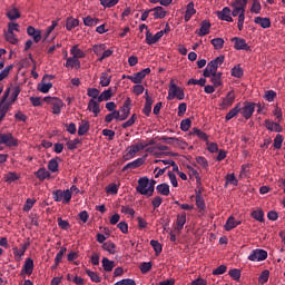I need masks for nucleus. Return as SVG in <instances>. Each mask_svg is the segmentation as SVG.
<instances>
[{
    "label": "nucleus",
    "instance_id": "nucleus-7",
    "mask_svg": "<svg viewBox=\"0 0 285 285\" xmlns=\"http://www.w3.org/2000/svg\"><path fill=\"white\" fill-rule=\"evenodd\" d=\"M232 43H234L235 50H245L246 52L250 51V46L246 43V39L234 37L232 38Z\"/></svg>",
    "mask_w": 285,
    "mask_h": 285
},
{
    "label": "nucleus",
    "instance_id": "nucleus-40",
    "mask_svg": "<svg viewBox=\"0 0 285 285\" xmlns=\"http://www.w3.org/2000/svg\"><path fill=\"white\" fill-rule=\"evenodd\" d=\"M99 23V19L92 18L90 16L83 18V24L88 28H94V26H97Z\"/></svg>",
    "mask_w": 285,
    "mask_h": 285
},
{
    "label": "nucleus",
    "instance_id": "nucleus-39",
    "mask_svg": "<svg viewBox=\"0 0 285 285\" xmlns=\"http://www.w3.org/2000/svg\"><path fill=\"white\" fill-rule=\"evenodd\" d=\"M11 104H1L0 102V124L6 119V115H8V110H10Z\"/></svg>",
    "mask_w": 285,
    "mask_h": 285
},
{
    "label": "nucleus",
    "instance_id": "nucleus-6",
    "mask_svg": "<svg viewBox=\"0 0 285 285\" xmlns=\"http://www.w3.org/2000/svg\"><path fill=\"white\" fill-rule=\"evenodd\" d=\"M150 184V180L148 177H141L138 179V186L136 187V191L139 195H146L148 197V186Z\"/></svg>",
    "mask_w": 285,
    "mask_h": 285
},
{
    "label": "nucleus",
    "instance_id": "nucleus-56",
    "mask_svg": "<svg viewBox=\"0 0 285 285\" xmlns=\"http://www.w3.org/2000/svg\"><path fill=\"white\" fill-rule=\"evenodd\" d=\"M150 246L154 248L156 255H161V250H164V248L158 240H150Z\"/></svg>",
    "mask_w": 285,
    "mask_h": 285
},
{
    "label": "nucleus",
    "instance_id": "nucleus-9",
    "mask_svg": "<svg viewBox=\"0 0 285 285\" xmlns=\"http://www.w3.org/2000/svg\"><path fill=\"white\" fill-rule=\"evenodd\" d=\"M130 106H132V100L127 98L120 109V121H126L130 117Z\"/></svg>",
    "mask_w": 285,
    "mask_h": 285
},
{
    "label": "nucleus",
    "instance_id": "nucleus-18",
    "mask_svg": "<svg viewBox=\"0 0 285 285\" xmlns=\"http://www.w3.org/2000/svg\"><path fill=\"white\" fill-rule=\"evenodd\" d=\"M265 128H267V130H271L272 132H282L283 128L282 125H279L278 122H275L273 120H265Z\"/></svg>",
    "mask_w": 285,
    "mask_h": 285
},
{
    "label": "nucleus",
    "instance_id": "nucleus-24",
    "mask_svg": "<svg viewBox=\"0 0 285 285\" xmlns=\"http://www.w3.org/2000/svg\"><path fill=\"white\" fill-rule=\"evenodd\" d=\"M242 112V104H237L225 116V121H230L234 117H237Z\"/></svg>",
    "mask_w": 285,
    "mask_h": 285
},
{
    "label": "nucleus",
    "instance_id": "nucleus-59",
    "mask_svg": "<svg viewBox=\"0 0 285 285\" xmlns=\"http://www.w3.org/2000/svg\"><path fill=\"white\" fill-rule=\"evenodd\" d=\"M119 3V0H100V6L104 8H115Z\"/></svg>",
    "mask_w": 285,
    "mask_h": 285
},
{
    "label": "nucleus",
    "instance_id": "nucleus-25",
    "mask_svg": "<svg viewBox=\"0 0 285 285\" xmlns=\"http://www.w3.org/2000/svg\"><path fill=\"white\" fill-rule=\"evenodd\" d=\"M137 153H139V151L135 145L129 146L124 154L125 161H129V159H132V157H135V155H137Z\"/></svg>",
    "mask_w": 285,
    "mask_h": 285
},
{
    "label": "nucleus",
    "instance_id": "nucleus-54",
    "mask_svg": "<svg viewBox=\"0 0 285 285\" xmlns=\"http://www.w3.org/2000/svg\"><path fill=\"white\" fill-rule=\"evenodd\" d=\"M250 12H254V14H259L262 12V3H259V0H253Z\"/></svg>",
    "mask_w": 285,
    "mask_h": 285
},
{
    "label": "nucleus",
    "instance_id": "nucleus-5",
    "mask_svg": "<svg viewBox=\"0 0 285 285\" xmlns=\"http://www.w3.org/2000/svg\"><path fill=\"white\" fill-rule=\"evenodd\" d=\"M150 72H151L150 68H145L141 71L135 73L134 76H127V78L132 83H141V81H144V79H146V76L150 75Z\"/></svg>",
    "mask_w": 285,
    "mask_h": 285
},
{
    "label": "nucleus",
    "instance_id": "nucleus-57",
    "mask_svg": "<svg viewBox=\"0 0 285 285\" xmlns=\"http://www.w3.org/2000/svg\"><path fill=\"white\" fill-rule=\"evenodd\" d=\"M226 184L225 186H228V184H230L232 186H237L238 180L237 177H235V174H228L226 177Z\"/></svg>",
    "mask_w": 285,
    "mask_h": 285
},
{
    "label": "nucleus",
    "instance_id": "nucleus-48",
    "mask_svg": "<svg viewBox=\"0 0 285 285\" xmlns=\"http://www.w3.org/2000/svg\"><path fill=\"white\" fill-rule=\"evenodd\" d=\"M86 273H87L88 277H90L91 282H95L96 284H100L101 277H99V274H97L96 272H92L90 269H86Z\"/></svg>",
    "mask_w": 285,
    "mask_h": 285
},
{
    "label": "nucleus",
    "instance_id": "nucleus-53",
    "mask_svg": "<svg viewBox=\"0 0 285 285\" xmlns=\"http://www.w3.org/2000/svg\"><path fill=\"white\" fill-rule=\"evenodd\" d=\"M193 134L198 137V139H203V141H208V135L204 132L202 129L194 128Z\"/></svg>",
    "mask_w": 285,
    "mask_h": 285
},
{
    "label": "nucleus",
    "instance_id": "nucleus-23",
    "mask_svg": "<svg viewBox=\"0 0 285 285\" xmlns=\"http://www.w3.org/2000/svg\"><path fill=\"white\" fill-rule=\"evenodd\" d=\"M35 176L37 179H39V181H46V179H50V171L41 167L35 173Z\"/></svg>",
    "mask_w": 285,
    "mask_h": 285
},
{
    "label": "nucleus",
    "instance_id": "nucleus-16",
    "mask_svg": "<svg viewBox=\"0 0 285 285\" xmlns=\"http://www.w3.org/2000/svg\"><path fill=\"white\" fill-rule=\"evenodd\" d=\"M210 33V21L208 20H203L200 23V29L199 31H196V35L198 37H206V35Z\"/></svg>",
    "mask_w": 285,
    "mask_h": 285
},
{
    "label": "nucleus",
    "instance_id": "nucleus-61",
    "mask_svg": "<svg viewBox=\"0 0 285 285\" xmlns=\"http://www.w3.org/2000/svg\"><path fill=\"white\" fill-rule=\"evenodd\" d=\"M68 248L61 247L55 257L56 264H61V259H63V255H66Z\"/></svg>",
    "mask_w": 285,
    "mask_h": 285
},
{
    "label": "nucleus",
    "instance_id": "nucleus-50",
    "mask_svg": "<svg viewBox=\"0 0 285 285\" xmlns=\"http://www.w3.org/2000/svg\"><path fill=\"white\" fill-rule=\"evenodd\" d=\"M99 89L97 88H88L87 89V97H91V99H97L99 101Z\"/></svg>",
    "mask_w": 285,
    "mask_h": 285
},
{
    "label": "nucleus",
    "instance_id": "nucleus-63",
    "mask_svg": "<svg viewBox=\"0 0 285 285\" xmlns=\"http://www.w3.org/2000/svg\"><path fill=\"white\" fill-rule=\"evenodd\" d=\"M94 53L97 55V57H99L101 55V52L104 50H106V45L105 43H100V45H95L92 47Z\"/></svg>",
    "mask_w": 285,
    "mask_h": 285
},
{
    "label": "nucleus",
    "instance_id": "nucleus-32",
    "mask_svg": "<svg viewBox=\"0 0 285 285\" xmlns=\"http://www.w3.org/2000/svg\"><path fill=\"white\" fill-rule=\"evenodd\" d=\"M110 99H112V88H109L99 95L98 104H101V101H110Z\"/></svg>",
    "mask_w": 285,
    "mask_h": 285
},
{
    "label": "nucleus",
    "instance_id": "nucleus-42",
    "mask_svg": "<svg viewBox=\"0 0 285 285\" xmlns=\"http://www.w3.org/2000/svg\"><path fill=\"white\" fill-rule=\"evenodd\" d=\"M225 230L229 232L233 230V228H237V224H235V217L229 216L226 220V224L224 226Z\"/></svg>",
    "mask_w": 285,
    "mask_h": 285
},
{
    "label": "nucleus",
    "instance_id": "nucleus-36",
    "mask_svg": "<svg viewBox=\"0 0 285 285\" xmlns=\"http://www.w3.org/2000/svg\"><path fill=\"white\" fill-rule=\"evenodd\" d=\"M102 268L106 271V273L112 272V268H115V261H110L107 257L102 258Z\"/></svg>",
    "mask_w": 285,
    "mask_h": 285
},
{
    "label": "nucleus",
    "instance_id": "nucleus-26",
    "mask_svg": "<svg viewBox=\"0 0 285 285\" xmlns=\"http://www.w3.org/2000/svg\"><path fill=\"white\" fill-rule=\"evenodd\" d=\"M151 12H154V19H165L166 14H168L164 7H155L151 9Z\"/></svg>",
    "mask_w": 285,
    "mask_h": 285
},
{
    "label": "nucleus",
    "instance_id": "nucleus-51",
    "mask_svg": "<svg viewBox=\"0 0 285 285\" xmlns=\"http://www.w3.org/2000/svg\"><path fill=\"white\" fill-rule=\"evenodd\" d=\"M153 271V263L151 262H144L140 264V272L146 275V273H150Z\"/></svg>",
    "mask_w": 285,
    "mask_h": 285
},
{
    "label": "nucleus",
    "instance_id": "nucleus-38",
    "mask_svg": "<svg viewBox=\"0 0 285 285\" xmlns=\"http://www.w3.org/2000/svg\"><path fill=\"white\" fill-rule=\"evenodd\" d=\"M102 249L107 250L110 255H115L117 253V245L112 242H107L102 244Z\"/></svg>",
    "mask_w": 285,
    "mask_h": 285
},
{
    "label": "nucleus",
    "instance_id": "nucleus-14",
    "mask_svg": "<svg viewBox=\"0 0 285 285\" xmlns=\"http://www.w3.org/2000/svg\"><path fill=\"white\" fill-rule=\"evenodd\" d=\"M163 32L158 31L155 36L151 35L150 30L146 31V42L148 46H153L155 43H157V41H159V39H161Z\"/></svg>",
    "mask_w": 285,
    "mask_h": 285
},
{
    "label": "nucleus",
    "instance_id": "nucleus-13",
    "mask_svg": "<svg viewBox=\"0 0 285 285\" xmlns=\"http://www.w3.org/2000/svg\"><path fill=\"white\" fill-rule=\"evenodd\" d=\"M146 164L145 158H137L136 160L128 163L122 167V173H126V170H135V168H139Z\"/></svg>",
    "mask_w": 285,
    "mask_h": 285
},
{
    "label": "nucleus",
    "instance_id": "nucleus-2",
    "mask_svg": "<svg viewBox=\"0 0 285 285\" xmlns=\"http://www.w3.org/2000/svg\"><path fill=\"white\" fill-rule=\"evenodd\" d=\"M43 101H46V104H49L51 107V112L52 115H61V109L63 108L65 104L63 100H61L60 98L57 97H45Z\"/></svg>",
    "mask_w": 285,
    "mask_h": 285
},
{
    "label": "nucleus",
    "instance_id": "nucleus-64",
    "mask_svg": "<svg viewBox=\"0 0 285 285\" xmlns=\"http://www.w3.org/2000/svg\"><path fill=\"white\" fill-rule=\"evenodd\" d=\"M114 285H137V283L132 278H124L121 281L116 282Z\"/></svg>",
    "mask_w": 285,
    "mask_h": 285
},
{
    "label": "nucleus",
    "instance_id": "nucleus-49",
    "mask_svg": "<svg viewBox=\"0 0 285 285\" xmlns=\"http://www.w3.org/2000/svg\"><path fill=\"white\" fill-rule=\"evenodd\" d=\"M191 124H193V121L190 120V118H186V119L181 120L180 130H183V132H188V130H190Z\"/></svg>",
    "mask_w": 285,
    "mask_h": 285
},
{
    "label": "nucleus",
    "instance_id": "nucleus-47",
    "mask_svg": "<svg viewBox=\"0 0 285 285\" xmlns=\"http://www.w3.org/2000/svg\"><path fill=\"white\" fill-rule=\"evenodd\" d=\"M232 77H236V79H242V77H244V69H242V67L235 66L232 69Z\"/></svg>",
    "mask_w": 285,
    "mask_h": 285
},
{
    "label": "nucleus",
    "instance_id": "nucleus-10",
    "mask_svg": "<svg viewBox=\"0 0 285 285\" xmlns=\"http://www.w3.org/2000/svg\"><path fill=\"white\" fill-rule=\"evenodd\" d=\"M218 19L220 21H227L228 23H233L232 10L228 7H224L223 10L216 12Z\"/></svg>",
    "mask_w": 285,
    "mask_h": 285
},
{
    "label": "nucleus",
    "instance_id": "nucleus-17",
    "mask_svg": "<svg viewBox=\"0 0 285 285\" xmlns=\"http://www.w3.org/2000/svg\"><path fill=\"white\" fill-rule=\"evenodd\" d=\"M35 271V261L27 258L21 269V275H30Z\"/></svg>",
    "mask_w": 285,
    "mask_h": 285
},
{
    "label": "nucleus",
    "instance_id": "nucleus-44",
    "mask_svg": "<svg viewBox=\"0 0 285 285\" xmlns=\"http://www.w3.org/2000/svg\"><path fill=\"white\" fill-rule=\"evenodd\" d=\"M250 215H252L253 219H256V222L264 223V210L256 209V210L252 212Z\"/></svg>",
    "mask_w": 285,
    "mask_h": 285
},
{
    "label": "nucleus",
    "instance_id": "nucleus-30",
    "mask_svg": "<svg viewBox=\"0 0 285 285\" xmlns=\"http://www.w3.org/2000/svg\"><path fill=\"white\" fill-rule=\"evenodd\" d=\"M254 23L266 30V28H271V18L256 17Z\"/></svg>",
    "mask_w": 285,
    "mask_h": 285
},
{
    "label": "nucleus",
    "instance_id": "nucleus-58",
    "mask_svg": "<svg viewBox=\"0 0 285 285\" xmlns=\"http://www.w3.org/2000/svg\"><path fill=\"white\" fill-rule=\"evenodd\" d=\"M282 144H284V136H282L281 134H277L274 139V148L276 150H279L282 148Z\"/></svg>",
    "mask_w": 285,
    "mask_h": 285
},
{
    "label": "nucleus",
    "instance_id": "nucleus-1",
    "mask_svg": "<svg viewBox=\"0 0 285 285\" xmlns=\"http://www.w3.org/2000/svg\"><path fill=\"white\" fill-rule=\"evenodd\" d=\"M53 202H62L63 204H70L72 199V191L70 189H56L52 191Z\"/></svg>",
    "mask_w": 285,
    "mask_h": 285
},
{
    "label": "nucleus",
    "instance_id": "nucleus-55",
    "mask_svg": "<svg viewBox=\"0 0 285 285\" xmlns=\"http://www.w3.org/2000/svg\"><path fill=\"white\" fill-rule=\"evenodd\" d=\"M6 40L9 41V43H12V46H17V43H19V39L14 36V32L7 31Z\"/></svg>",
    "mask_w": 285,
    "mask_h": 285
},
{
    "label": "nucleus",
    "instance_id": "nucleus-21",
    "mask_svg": "<svg viewBox=\"0 0 285 285\" xmlns=\"http://www.w3.org/2000/svg\"><path fill=\"white\" fill-rule=\"evenodd\" d=\"M70 55L73 59H86V52L79 49V45H75L73 47H71Z\"/></svg>",
    "mask_w": 285,
    "mask_h": 285
},
{
    "label": "nucleus",
    "instance_id": "nucleus-3",
    "mask_svg": "<svg viewBox=\"0 0 285 285\" xmlns=\"http://www.w3.org/2000/svg\"><path fill=\"white\" fill-rule=\"evenodd\" d=\"M267 258L268 252H266L265 249H253L247 257L249 262H264Z\"/></svg>",
    "mask_w": 285,
    "mask_h": 285
},
{
    "label": "nucleus",
    "instance_id": "nucleus-43",
    "mask_svg": "<svg viewBox=\"0 0 285 285\" xmlns=\"http://www.w3.org/2000/svg\"><path fill=\"white\" fill-rule=\"evenodd\" d=\"M228 275L234 279L235 282H239L242 279V271L238 268L230 269L228 272Z\"/></svg>",
    "mask_w": 285,
    "mask_h": 285
},
{
    "label": "nucleus",
    "instance_id": "nucleus-29",
    "mask_svg": "<svg viewBox=\"0 0 285 285\" xmlns=\"http://www.w3.org/2000/svg\"><path fill=\"white\" fill-rule=\"evenodd\" d=\"M156 190L159 195H164V197H168L170 195V186L166 183L157 185Z\"/></svg>",
    "mask_w": 285,
    "mask_h": 285
},
{
    "label": "nucleus",
    "instance_id": "nucleus-41",
    "mask_svg": "<svg viewBox=\"0 0 285 285\" xmlns=\"http://www.w3.org/2000/svg\"><path fill=\"white\" fill-rule=\"evenodd\" d=\"M77 26H79V19H75V18H67L66 21V28L67 30H73V28H77Z\"/></svg>",
    "mask_w": 285,
    "mask_h": 285
},
{
    "label": "nucleus",
    "instance_id": "nucleus-11",
    "mask_svg": "<svg viewBox=\"0 0 285 285\" xmlns=\"http://www.w3.org/2000/svg\"><path fill=\"white\" fill-rule=\"evenodd\" d=\"M233 104H235V91H229L225 98H223V101L220 104V109L222 110H226L228 108H230V106H233Z\"/></svg>",
    "mask_w": 285,
    "mask_h": 285
},
{
    "label": "nucleus",
    "instance_id": "nucleus-33",
    "mask_svg": "<svg viewBox=\"0 0 285 285\" xmlns=\"http://www.w3.org/2000/svg\"><path fill=\"white\" fill-rule=\"evenodd\" d=\"M111 80L112 76H110L108 72H102L100 76V86L102 88H108V86H110Z\"/></svg>",
    "mask_w": 285,
    "mask_h": 285
},
{
    "label": "nucleus",
    "instance_id": "nucleus-22",
    "mask_svg": "<svg viewBox=\"0 0 285 285\" xmlns=\"http://www.w3.org/2000/svg\"><path fill=\"white\" fill-rule=\"evenodd\" d=\"M153 104H155V100L150 96H147L142 109V112L146 115V117H150V112H153Z\"/></svg>",
    "mask_w": 285,
    "mask_h": 285
},
{
    "label": "nucleus",
    "instance_id": "nucleus-52",
    "mask_svg": "<svg viewBox=\"0 0 285 285\" xmlns=\"http://www.w3.org/2000/svg\"><path fill=\"white\" fill-rule=\"evenodd\" d=\"M268 277H271V272L268 269H264L258 277V282L261 284H266L268 282Z\"/></svg>",
    "mask_w": 285,
    "mask_h": 285
},
{
    "label": "nucleus",
    "instance_id": "nucleus-60",
    "mask_svg": "<svg viewBox=\"0 0 285 285\" xmlns=\"http://www.w3.org/2000/svg\"><path fill=\"white\" fill-rule=\"evenodd\" d=\"M79 144H81V140H79V138H76L73 140H68L67 141L68 150H77V146H79Z\"/></svg>",
    "mask_w": 285,
    "mask_h": 285
},
{
    "label": "nucleus",
    "instance_id": "nucleus-31",
    "mask_svg": "<svg viewBox=\"0 0 285 285\" xmlns=\"http://www.w3.org/2000/svg\"><path fill=\"white\" fill-rule=\"evenodd\" d=\"M176 224L177 226L175 230H177L178 233H180V230H184V225L186 224V213L177 215Z\"/></svg>",
    "mask_w": 285,
    "mask_h": 285
},
{
    "label": "nucleus",
    "instance_id": "nucleus-8",
    "mask_svg": "<svg viewBox=\"0 0 285 285\" xmlns=\"http://www.w3.org/2000/svg\"><path fill=\"white\" fill-rule=\"evenodd\" d=\"M255 106H257L255 102H244V107L240 108V112L244 119H250V117H253V112H255Z\"/></svg>",
    "mask_w": 285,
    "mask_h": 285
},
{
    "label": "nucleus",
    "instance_id": "nucleus-12",
    "mask_svg": "<svg viewBox=\"0 0 285 285\" xmlns=\"http://www.w3.org/2000/svg\"><path fill=\"white\" fill-rule=\"evenodd\" d=\"M170 92L176 97L179 101H183V99L186 97V94H184V89L178 87L175 83V80H170Z\"/></svg>",
    "mask_w": 285,
    "mask_h": 285
},
{
    "label": "nucleus",
    "instance_id": "nucleus-20",
    "mask_svg": "<svg viewBox=\"0 0 285 285\" xmlns=\"http://www.w3.org/2000/svg\"><path fill=\"white\" fill-rule=\"evenodd\" d=\"M196 13H197V10L195 9V2H189L187 4V9L184 17L185 22L188 23V21L193 19V14H196Z\"/></svg>",
    "mask_w": 285,
    "mask_h": 285
},
{
    "label": "nucleus",
    "instance_id": "nucleus-62",
    "mask_svg": "<svg viewBox=\"0 0 285 285\" xmlns=\"http://www.w3.org/2000/svg\"><path fill=\"white\" fill-rule=\"evenodd\" d=\"M57 224L59 228H61L62 230H68L70 228V223L68 220L62 219L61 217L57 219Z\"/></svg>",
    "mask_w": 285,
    "mask_h": 285
},
{
    "label": "nucleus",
    "instance_id": "nucleus-35",
    "mask_svg": "<svg viewBox=\"0 0 285 285\" xmlns=\"http://www.w3.org/2000/svg\"><path fill=\"white\" fill-rule=\"evenodd\" d=\"M196 206L199 210H206V202L202 197V191L196 190Z\"/></svg>",
    "mask_w": 285,
    "mask_h": 285
},
{
    "label": "nucleus",
    "instance_id": "nucleus-45",
    "mask_svg": "<svg viewBox=\"0 0 285 285\" xmlns=\"http://www.w3.org/2000/svg\"><path fill=\"white\" fill-rule=\"evenodd\" d=\"M212 46H214L215 50H222L224 48V39L223 38H214L210 40Z\"/></svg>",
    "mask_w": 285,
    "mask_h": 285
},
{
    "label": "nucleus",
    "instance_id": "nucleus-27",
    "mask_svg": "<svg viewBox=\"0 0 285 285\" xmlns=\"http://www.w3.org/2000/svg\"><path fill=\"white\" fill-rule=\"evenodd\" d=\"M65 66L66 68H76V70H79V68H81V61L77 58L69 57L67 58Z\"/></svg>",
    "mask_w": 285,
    "mask_h": 285
},
{
    "label": "nucleus",
    "instance_id": "nucleus-37",
    "mask_svg": "<svg viewBox=\"0 0 285 285\" xmlns=\"http://www.w3.org/2000/svg\"><path fill=\"white\" fill-rule=\"evenodd\" d=\"M88 130H90V122L82 120L78 128L79 137H83V135H86V132H88Z\"/></svg>",
    "mask_w": 285,
    "mask_h": 285
},
{
    "label": "nucleus",
    "instance_id": "nucleus-19",
    "mask_svg": "<svg viewBox=\"0 0 285 285\" xmlns=\"http://www.w3.org/2000/svg\"><path fill=\"white\" fill-rule=\"evenodd\" d=\"M59 161H61V158H59V156L50 159L47 166L48 170L50 173H59Z\"/></svg>",
    "mask_w": 285,
    "mask_h": 285
},
{
    "label": "nucleus",
    "instance_id": "nucleus-4",
    "mask_svg": "<svg viewBox=\"0 0 285 285\" xmlns=\"http://www.w3.org/2000/svg\"><path fill=\"white\" fill-rule=\"evenodd\" d=\"M1 144H4V146H8V148H14L19 146V140H17L11 132L0 134V145Z\"/></svg>",
    "mask_w": 285,
    "mask_h": 285
},
{
    "label": "nucleus",
    "instance_id": "nucleus-34",
    "mask_svg": "<svg viewBox=\"0 0 285 285\" xmlns=\"http://www.w3.org/2000/svg\"><path fill=\"white\" fill-rule=\"evenodd\" d=\"M246 6H248V0H235L230 3L232 8H238L242 12H246Z\"/></svg>",
    "mask_w": 285,
    "mask_h": 285
},
{
    "label": "nucleus",
    "instance_id": "nucleus-46",
    "mask_svg": "<svg viewBox=\"0 0 285 285\" xmlns=\"http://www.w3.org/2000/svg\"><path fill=\"white\" fill-rule=\"evenodd\" d=\"M50 88H52V82H42L38 85L39 92H42L43 95L50 92Z\"/></svg>",
    "mask_w": 285,
    "mask_h": 285
},
{
    "label": "nucleus",
    "instance_id": "nucleus-28",
    "mask_svg": "<svg viewBox=\"0 0 285 285\" xmlns=\"http://www.w3.org/2000/svg\"><path fill=\"white\" fill-rule=\"evenodd\" d=\"M7 17L10 21H16V19L21 18V12H19V9H17V7H11L7 12Z\"/></svg>",
    "mask_w": 285,
    "mask_h": 285
},
{
    "label": "nucleus",
    "instance_id": "nucleus-15",
    "mask_svg": "<svg viewBox=\"0 0 285 285\" xmlns=\"http://www.w3.org/2000/svg\"><path fill=\"white\" fill-rule=\"evenodd\" d=\"M87 110H89V112H94L95 117H99V112H101V108L99 107V100L90 99Z\"/></svg>",
    "mask_w": 285,
    "mask_h": 285
}]
</instances>
